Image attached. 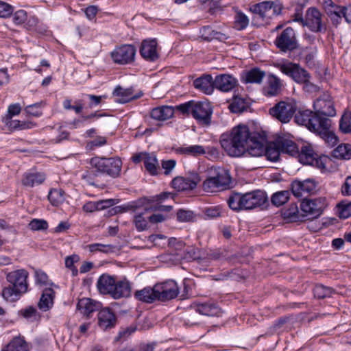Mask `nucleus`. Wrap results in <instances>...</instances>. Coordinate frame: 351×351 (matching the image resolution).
<instances>
[{
  "mask_svg": "<svg viewBox=\"0 0 351 351\" xmlns=\"http://www.w3.org/2000/svg\"><path fill=\"white\" fill-rule=\"evenodd\" d=\"M219 142L226 154L232 157H240L247 154L260 157L264 152V141L260 137L251 136L247 126L239 125L230 132L221 135Z\"/></svg>",
  "mask_w": 351,
  "mask_h": 351,
  "instance_id": "nucleus-1",
  "label": "nucleus"
},
{
  "mask_svg": "<svg viewBox=\"0 0 351 351\" xmlns=\"http://www.w3.org/2000/svg\"><path fill=\"white\" fill-rule=\"evenodd\" d=\"M267 199L265 193L260 190L244 194L234 193L229 197L228 204L233 210H252L263 206Z\"/></svg>",
  "mask_w": 351,
  "mask_h": 351,
  "instance_id": "nucleus-2",
  "label": "nucleus"
},
{
  "mask_svg": "<svg viewBox=\"0 0 351 351\" xmlns=\"http://www.w3.org/2000/svg\"><path fill=\"white\" fill-rule=\"evenodd\" d=\"M28 273L25 269H19L10 272L7 280L10 283L2 291V296L8 301L17 300L21 294L27 290V278Z\"/></svg>",
  "mask_w": 351,
  "mask_h": 351,
  "instance_id": "nucleus-3",
  "label": "nucleus"
},
{
  "mask_svg": "<svg viewBox=\"0 0 351 351\" xmlns=\"http://www.w3.org/2000/svg\"><path fill=\"white\" fill-rule=\"evenodd\" d=\"M176 109L184 114H191L197 121L209 125L213 113L210 104L190 101L176 106Z\"/></svg>",
  "mask_w": 351,
  "mask_h": 351,
  "instance_id": "nucleus-4",
  "label": "nucleus"
},
{
  "mask_svg": "<svg viewBox=\"0 0 351 351\" xmlns=\"http://www.w3.org/2000/svg\"><path fill=\"white\" fill-rule=\"evenodd\" d=\"M331 123L330 119L314 111L308 129L319 135L329 145L334 146L337 142V138L331 130Z\"/></svg>",
  "mask_w": 351,
  "mask_h": 351,
  "instance_id": "nucleus-5",
  "label": "nucleus"
},
{
  "mask_svg": "<svg viewBox=\"0 0 351 351\" xmlns=\"http://www.w3.org/2000/svg\"><path fill=\"white\" fill-rule=\"evenodd\" d=\"M90 164L97 171L112 178L119 176L122 167V162L119 158L95 157L90 159Z\"/></svg>",
  "mask_w": 351,
  "mask_h": 351,
  "instance_id": "nucleus-6",
  "label": "nucleus"
},
{
  "mask_svg": "<svg viewBox=\"0 0 351 351\" xmlns=\"http://www.w3.org/2000/svg\"><path fill=\"white\" fill-rule=\"evenodd\" d=\"M274 45L280 51L287 53L298 49V42L295 30L291 27H287L280 32L275 40Z\"/></svg>",
  "mask_w": 351,
  "mask_h": 351,
  "instance_id": "nucleus-7",
  "label": "nucleus"
},
{
  "mask_svg": "<svg viewBox=\"0 0 351 351\" xmlns=\"http://www.w3.org/2000/svg\"><path fill=\"white\" fill-rule=\"evenodd\" d=\"M327 206L326 197L304 198L300 203V208L304 215L311 219L319 217Z\"/></svg>",
  "mask_w": 351,
  "mask_h": 351,
  "instance_id": "nucleus-8",
  "label": "nucleus"
},
{
  "mask_svg": "<svg viewBox=\"0 0 351 351\" xmlns=\"http://www.w3.org/2000/svg\"><path fill=\"white\" fill-rule=\"evenodd\" d=\"M305 26L314 33H325L327 29L323 14L314 7H311L306 11Z\"/></svg>",
  "mask_w": 351,
  "mask_h": 351,
  "instance_id": "nucleus-9",
  "label": "nucleus"
},
{
  "mask_svg": "<svg viewBox=\"0 0 351 351\" xmlns=\"http://www.w3.org/2000/svg\"><path fill=\"white\" fill-rule=\"evenodd\" d=\"M295 111L294 103L280 101L269 109V114L281 123H287L292 119Z\"/></svg>",
  "mask_w": 351,
  "mask_h": 351,
  "instance_id": "nucleus-10",
  "label": "nucleus"
},
{
  "mask_svg": "<svg viewBox=\"0 0 351 351\" xmlns=\"http://www.w3.org/2000/svg\"><path fill=\"white\" fill-rule=\"evenodd\" d=\"M136 49L132 45H123L111 52L112 60L119 64H130L134 61Z\"/></svg>",
  "mask_w": 351,
  "mask_h": 351,
  "instance_id": "nucleus-11",
  "label": "nucleus"
},
{
  "mask_svg": "<svg viewBox=\"0 0 351 351\" xmlns=\"http://www.w3.org/2000/svg\"><path fill=\"white\" fill-rule=\"evenodd\" d=\"M157 300L165 302L178 296L179 288L174 280H168L156 285Z\"/></svg>",
  "mask_w": 351,
  "mask_h": 351,
  "instance_id": "nucleus-12",
  "label": "nucleus"
},
{
  "mask_svg": "<svg viewBox=\"0 0 351 351\" xmlns=\"http://www.w3.org/2000/svg\"><path fill=\"white\" fill-rule=\"evenodd\" d=\"M250 11L262 19H265L279 14L280 8L272 1H263L252 5Z\"/></svg>",
  "mask_w": 351,
  "mask_h": 351,
  "instance_id": "nucleus-13",
  "label": "nucleus"
},
{
  "mask_svg": "<svg viewBox=\"0 0 351 351\" xmlns=\"http://www.w3.org/2000/svg\"><path fill=\"white\" fill-rule=\"evenodd\" d=\"M200 181L201 178L197 173L190 172L188 177L175 178L171 182V185L179 191L193 190L196 188Z\"/></svg>",
  "mask_w": 351,
  "mask_h": 351,
  "instance_id": "nucleus-14",
  "label": "nucleus"
},
{
  "mask_svg": "<svg viewBox=\"0 0 351 351\" xmlns=\"http://www.w3.org/2000/svg\"><path fill=\"white\" fill-rule=\"evenodd\" d=\"M313 108L317 113L325 117H334L336 115L334 102L331 96L323 94L317 99L313 104Z\"/></svg>",
  "mask_w": 351,
  "mask_h": 351,
  "instance_id": "nucleus-15",
  "label": "nucleus"
},
{
  "mask_svg": "<svg viewBox=\"0 0 351 351\" xmlns=\"http://www.w3.org/2000/svg\"><path fill=\"white\" fill-rule=\"evenodd\" d=\"M282 87V81L276 75L269 73L263 88V93L266 97H275L280 94Z\"/></svg>",
  "mask_w": 351,
  "mask_h": 351,
  "instance_id": "nucleus-16",
  "label": "nucleus"
},
{
  "mask_svg": "<svg viewBox=\"0 0 351 351\" xmlns=\"http://www.w3.org/2000/svg\"><path fill=\"white\" fill-rule=\"evenodd\" d=\"M157 45L156 39L144 40L140 49L142 57L150 62L156 61L159 58Z\"/></svg>",
  "mask_w": 351,
  "mask_h": 351,
  "instance_id": "nucleus-17",
  "label": "nucleus"
},
{
  "mask_svg": "<svg viewBox=\"0 0 351 351\" xmlns=\"http://www.w3.org/2000/svg\"><path fill=\"white\" fill-rule=\"evenodd\" d=\"M315 188V182L312 179H307L303 181L295 180L291 184V191L295 197H300L304 193H313Z\"/></svg>",
  "mask_w": 351,
  "mask_h": 351,
  "instance_id": "nucleus-18",
  "label": "nucleus"
},
{
  "mask_svg": "<svg viewBox=\"0 0 351 351\" xmlns=\"http://www.w3.org/2000/svg\"><path fill=\"white\" fill-rule=\"evenodd\" d=\"M296 156L298 157L299 161L304 165L317 167L319 165L318 155L309 145L302 146L300 152L298 151V154Z\"/></svg>",
  "mask_w": 351,
  "mask_h": 351,
  "instance_id": "nucleus-19",
  "label": "nucleus"
},
{
  "mask_svg": "<svg viewBox=\"0 0 351 351\" xmlns=\"http://www.w3.org/2000/svg\"><path fill=\"white\" fill-rule=\"evenodd\" d=\"M237 83L236 78L228 74L217 75L214 80L215 88L221 92H228L232 90L236 86Z\"/></svg>",
  "mask_w": 351,
  "mask_h": 351,
  "instance_id": "nucleus-20",
  "label": "nucleus"
},
{
  "mask_svg": "<svg viewBox=\"0 0 351 351\" xmlns=\"http://www.w3.org/2000/svg\"><path fill=\"white\" fill-rule=\"evenodd\" d=\"M117 318L109 308H104L98 313V324L102 330L110 329L116 325Z\"/></svg>",
  "mask_w": 351,
  "mask_h": 351,
  "instance_id": "nucleus-21",
  "label": "nucleus"
},
{
  "mask_svg": "<svg viewBox=\"0 0 351 351\" xmlns=\"http://www.w3.org/2000/svg\"><path fill=\"white\" fill-rule=\"evenodd\" d=\"M115 278L106 274L99 276L97 282L99 292L103 295H112Z\"/></svg>",
  "mask_w": 351,
  "mask_h": 351,
  "instance_id": "nucleus-22",
  "label": "nucleus"
},
{
  "mask_svg": "<svg viewBox=\"0 0 351 351\" xmlns=\"http://www.w3.org/2000/svg\"><path fill=\"white\" fill-rule=\"evenodd\" d=\"M112 291V298L114 299L129 297L131 293L130 282L125 278L119 281L115 280Z\"/></svg>",
  "mask_w": 351,
  "mask_h": 351,
  "instance_id": "nucleus-23",
  "label": "nucleus"
},
{
  "mask_svg": "<svg viewBox=\"0 0 351 351\" xmlns=\"http://www.w3.org/2000/svg\"><path fill=\"white\" fill-rule=\"evenodd\" d=\"M77 307L82 314L89 317L92 313L101 308V303L88 298H84L78 301Z\"/></svg>",
  "mask_w": 351,
  "mask_h": 351,
  "instance_id": "nucleus-24",
  "label": "nucleus"
},
{
  "mask_svg": "<svg viewBox=\"0 0 351 351\" xmlns=\"http://www.w3.org/2000/svg\"><path fill=\"white\" fill-rule=\"evenodd\" d=\"M193 85L195 88L207 95L213 93L215 88L214 80L212 76L208 74L203 75L195 80Z\"/></svg>",
  "mask_w": 351,
  "mask_h": 351,
  "instance_id": "nucleus-25",
  "label": "nucleus"
},
{
  "mask_svg": "<svg viewBox=\"0 0 351 351\" xmlns=\"http://www.w3.org/2000/svg\"><path fill=\"white\" fill-rule=\"evenodd\" d=\"M195 311L199 314L206 316L219 317L223 313L221 308L210 302L197 304Z\"/></svg>",
  "mask_w": 351,
  "mask_h": 351,
  "instance_id": "nucleus-26",
  "label": "nucleus"
},
{
  "mask_svg": "<svg viewBox=\"0 0 351 351\" xmlns=\"http://www.w3.org/2000/svg\"><path fill=\"white\" fill-rule=\"evenodd\" d=\"M265 77V72L256 67L244 72L241 80L246 84H261Z\"/></svg>",
  "mask_w": 351,
  "mask_h": 351,
  "instance_id": "nucleus-27",
  "label": "nucleus"
},
{
  "mask_svg": "<svg viewBox=\"0 0 351 351\" xmlns=\"http://www.w3.org/2000/svg\"><path fill=\"white\" fill-rule=\"evenodd\" d=\"M46 176L43 173H25L22 179V184L27 187H34L41 184L45 180Z\"/></svg>",
  "mask_w": 351,
  "mask_h": 351,
  "instance_id": "nucleus-28",
  "label": "nucleus"
},
{
  "mask_svg": "<svg viewBox=\"0 0 351 351\" xmlns=\"http://www.w3.org/2000/svg\"><path fill=\"white\" fill-rule=\"evenodd\" d=\"M222 191L229 189L231 184V176L228 171L224 169L215 170L212 175Z\"/></svg>",
  "mask_w": 351,
  "mask_h": 351,
  "instance_id": "nucleus-29",
  "label": "nucleus"
},
{
  "mask_svg": "<svg viewBox=\"0 0 351 351\" xmlns=\"http://www.w3.org/2000/svg\"><path fill=\"white\" fill-rule=\"evenodd\" d=\"M277 145H278V147H280L282 153H285L292 156L298 154L299 149L296 143L289 138L280 137L277 138Z\"/></svg>",
  "mask_w": 351,
  "mask_h": 351,
  "instance_id": "nucleus-30",
  "label": "nucleus"
},
{
  "mask_svg": "<svg viewBox=\"0 0 351 351\" xmlns=\"http://www.w3.org/2000/svg\"><path fill=\"white\" fill-rule=\"evenodd\" d=\"M174 114V109L169 106L154 108L150 112L152 119L157 121H165L170 119Z\"/></svg>",
  "mask_w": 351,
  "mask_h": 351,
  "instance_id": "nucleus-31",
  "label": "nucleus"
},
{
  "mask_svg": "<svg viewBox=\"0 0 351 351\" xmlns=\"http://www.w3.org/2000/svg\"><path fill=\"white\" fill-rule=\"evenodd\" d=\"M55 291L51 288H46L43 291L38 306L40 310L46 311L49 310L53 304Z\"/></svg>",
  "mask_w": 351,
  "mask_h": 351,
  "instance_id": "nucleus-32",
  "label": "nucleus"
},
{
  "mask_svg": "<svg viewBox=\"0 0 351 351\" xmlns=\"http://www.w3.org/2000/svg\"><path fill=\"white\" fill-rule=\"evenodd\" d=\"M114 95L120 97L119 102L127 103L132 100L140 98L142 96V93H140L137 95H133L132 88H123L121 86H117L114 90Z\"/></svg>",
  "mask_w": 351,
  "mask_h": 351,
  "instance_id": "nucleus-33",
  "label": "nucleus"
},
{
  "mask_svg": "<svg viewBox=\"0 0 351 351\" xmlns=\"http://www.w3.org/2000/svg\"><path fill=\"white\" fill-rule=\"evenodd\" d=\"M134 296L140 301L147 303L153 302L157 300L156 285L153 288L147 287L141 290L136 291Z\"/></svg>",
  "mask_w": 351,
  "mask_h": 351,
  "instance_id": "nucleus-34",
  "label": "nucleus"
},
{
  "mask_svg": "<svg viewBox=\"0 0 351 351\" xmlns=\"http://www.w3.org/2000/svg\"><path fill=\"white\" fill-rule=\"evenodd\" d=\"M176 154L198 156L206 154L204 147L202 145H195L187 147H179L175 149Z\"/></svg>",
  "mask_w": 351,
  "mask_h": 351,
  "instance_id": "nucleus-35",
  "label": "nucleus"
},
{
  "mask_svg": "<svg viewBox=\"0 0 351 351\" xmlns=\"http://www.w3.org/2000/svg\"><path fill=\"white\" fill-rule=\"evenodd\" d=\"M5 126L10 130L30 129L34 124L31 121H22L19 120H12L10 117H4L3 119Z\"/></svg>",
  "mask_w": 351,
  "mask_h": 351,
  "instance_id": "nucleus-36",
  "label": "nucleus"
},
{
  "mask_svg": "<svg viewBox=\"0 0 351 351\" xmlns=\"http://www.w3.org/2000/svg\"><path fill=\"white\" fill-rule=\"evenodd\" d=\"M281 153L278 145H277V139L267 147L264 145V152L261 156H265L266 158L272 162H276L279 159L280 154Z\"/></svg>",
  "mask_w": 351,
  "mask_h": 351,
  "instance_id": "nucleus-37",
  "label": "nucleus"
},
{
  "mask_svg": "<svg viewBox=\"0 0 351 351\" xmlns=\"http://www.w3.org/2000/svg\"><path fill=\"white\" fill-rule=\"evenodd\" d=\"M2 351H27V345L23 337H16L12 339Z\"/></svg>",
  "mask_w": 351,
  "mask_h": 351,
  "instance_id": "nucleus-38",
  "label": "nucleus"
},
{
  "mask_svg": "<svg viewBox=\"0 0 351 351\" xmlns=\"http://www.w3.org/2000/svg\"><path fill=\"white\" fill-rule=\"evenodd\" d=\"M314 112L310 110H299L294 117L295 122L300 125H304L306 128H308L311 117H313Z\"/></svg>",
  "mask_w": 351,
  "mask_h": 351,
  "instance_id": "nucleus-39",
  "label": "nucleus"
},
{
  "mask_svg": "<svg viewBox=\"0 0 351 351\" xmlns=\"http://www.w3.org/2000/svg\"><path fill=\"white\" fill-rule=\"evenodd\" d=\"M248 108V103L242 97L236 96L233 97L232 103L229 106V109L232 112L241 113L245 111Z\"/></svg>",
  "mask_w": 351,
  "mask_h": 351,
  "instance_id": "nucleus-40",
  "label": "nucleus"
},
{
  "mask_svg": "<svg viewBox=\"0 0 351 351\" xmlns=\"http://www.w3.org/2000/svg\"><path fill=\"white\" fill-rule=\"evenodd\" d=\"M90 252H102L105 254L113 253L116 251L115 245L111 244L93 243L87 245Z\"/></svg>",
  "mask_w": 351,
  "mask_h": 351,
  "instance_id": "nucleus-41",
  "label": "nucleus"
},
{
  "mask_svg": "<svg viewBox=\"0 0 351 351\" xmlns=\"http://www.w3.org/2000/svg\"><path fill=\"white\" fill-rule=\"evenodd\" d=\"M333 156L337 158L349 160L351 158V145L343 144L339 145L333 151Z\"/></svg>",
  "mask_w": 351,
  "mask_h": 351,
  "instance_id": "nucleus-42",
  "label": "nucleus"
},
{
  "mask_svg": "<svg viewBox=\"0 0 351 351\" xmlns=\"http://www.w3.org/2000/svg\"><path fill=\"white\" fill-rule=\"evenodd\" d=\"M202 189L206 193H216L222 191L212 175L203 182Z\"/></svg>",
  "mask_w": 351,
  "mask_h": 351,
  "instance_id": "nucleus-43",
  "label": "nucleus"
},
{
  "mask_svg": "<svg viewBox=\"0 0 351 351\" xmlns=\"http://www.w3.org/2000/svg\"><path fill=\"white\" fill-rule=\"evenodd\" d=\"M144 165L146 170L151 175H156L157 173L158 164V160L154 155L147 154L144 160Z\"/></svg>",
  "mask_w": 351,
  "mask_h": 351,
  "instance_id": "nucleus-44",
  "label": "nucleus"
},
{
  "mask_svg": "<svg viewBox=\"0 0 351 351\" xmlns=\"http://www.w3.org/2000/svg\"><path fill=\"white\" fill-rule=\"evenodd\" d=\"M291 78L298 83H306L308 81L309 74L297 64Z\"/></svg>",
  "mask_w": 351,
  "mask_h": 351,
  "instance_id": "nucleus-45",
  "label": "nucleus"
},
{
  "mask_svg": "<svg viewBox=\"0 0 351 351\" xmlns=\"http://www.w3.org/2000/svg\"><path fill=\"white\" fill-rule=\"evenodd\" d=\"M313 293L315 297L324 299L332 296L335 291L331 287H325L323 285H317L313 289Z\"/></svg>",
  "mask_w": 351,
  "mask_h": 351,
  "instance_id": "nucleus-46",
  "label": "nucleus"
},
{
  "mask_svg": "<svg viewBox=\"0 0 351 351\" xmlns=\"http://www.w3.org/2000/svg\"><path fill=\"white\" fill-rule=\"evenodd\" d=\"M48 199L53 206H58L64 201V192L61 189H51L48 195Z\"/></svg>",
  "mask_w": 351,
  "mask_h": 351,
  "instance_id": "nucleus-47",
  "label": "nucleus"
},
{
  "mask_svg": "<svg viewBox=\"0 0 351 351\" xmlns=\"http://www.w3.org/2000/svg\"><path fill=\"white\" fill-rule=\"evenodd\" d=\"M248 17L241 11H237L234 17V25L238 30L245 29L249 25Z\"/></svg>",
  "mask_w": 351,
  "mask_h": 351,
  "instance_id": "nucleus-48",
  "label": "nucleus"
},
{
  "mask_svg": "<svg viewBox=\"0 0 351 351\" xmlns=\"http://www.w3.org/2000/svg\"><path fill=\"white\" fill-rule=\"evenodd\" d=\"M289 199V192L288 191H282L274 193L271 197L272 203L280 206L285 204Z\"/></svg>",
  "mask_w": 351,
  "mask_h": 351,
  "instance_id": "nucleus-49",
  "label": "nucleus"
},
{
  "mask_svg": "<svg viewBox=\"0 0 351 351\" xmlns=\"http://www.w3.org/2000/svg\"><path fill=\"white\" fill-rule=\"evenodd\" d=\"M296 65L297 64L295 63L286 61L281 63H276L274 66L278 68L282 73L291 77Z\"/></svg>",
  "mask_w": 351,
  "mask_h": 351,
  "instance_id": "nucleus-50",
  "label": "nucleus"
},
{
  "mask_svg": "<svg viewBox=\"0 0 351 351\" xmlns=\"http://www.w3.org/2000/svg\"><path fill=\"white\" fill-rule=\"evenodd\" d=\"M343 6H340L335 4L332 0H326L325 1V9L327 14L330 17L331 16L337 14L341 13L344 10Z\"/></svg>",
  "mask_w": 351,
  "mask_h": 351,
  "instance_id": "nucleus-51",
  "label": "nucleus"
},
{
  "mask_svg": "<svg viewBox=\"0 0 351 351\" xmlns=\"http://www.w3.org/2000/svg\"><path fill=\"white\" fill-rule=\"evenodd\" d=\"M339 128L343 133H351V113L344 114L340 121Z\"/></svg>",
  "mask_w": 351,
  "mask_h": 351,
  "instance_id": "nucleus-52",
  "label": "nucleus"
},
{
  "mask_svg": "<svg viewBox=\"0 0 351 351\" xmlns=\"http://www.w3.org/2000/svg\"><path fill=\"white\" fill-rule=\"evenodd\" d=\"M337 207L340 218L347 219L351 216V202L345 203L342 202L338 204Z\"/></svg>",
  "mask_w": 351,
  "mask_h": 351,
  "instance_id": "nucleus-53",
  "label": "nucleus"
},
{
  "mask_svg": "<svg viewBox=\"0 0 351 351\" xmlns=\"http://www.w3.org/2000/svg\"><path fill=\"white\" fill-rule=\"evenodd\" d=\"M79 260V256L75 254L68 256L65 259V265L67 268H69L71 270L73 276H76L77 274V269L74 266V263L78 262Z\"/></svg>",
  "mask_w": 351,
  "mask_h": 351,
  "instance_id": "nucleus-54",
  "label": "nucleus"
},
{
  "mask_svg": "<svg viewBox=\"0 0 351 351\" xmlns=\"http://www.w3.org/2000/svg\"><path fill=\"white\" fill-rule=\"evenodd\" d=\"M199 258V254L197 248L189 246L184 251L183 258L190 261Z\"/></svg>",
  "mask_w": 351,
  "mask_h": 351,
  "instance_id": "nucleus-55",
  "label": "nucleus"
},
{
  "mask_svg": "<svg viewBox=\"0 0 351 351\" xmlns=\"http://www.w3.org/2000/svg\"><path fill=\"white\" fill-rule=\"evenodd\" d=\"M29 226L32 230H46L48 228V223L44 219H34L30 221Z\"/></svg>",
  "mask_w": 351,
  "mask_h": 351,
  "instance_id": "nucleus-56",
  "label": "nucleus"
},
{
  "mask_svg": "<svg viewBox=\"0 0 351 351\" xmlns=\"http://www.w3.org/2000/svg\"><path fill=\"white\" fill-rule=\"evenodd\" d=\"M177 218L180 221H191L194 219V213L191 210L180 209L177 213Z\"/></svg>",
  "mask_w": 351,
  "mask_h": 351,
  "instance_id": "nucleus-57",
  "label": "nucleus"
},
{
  "mask_svg": "<svg viewBox=\"0 0 351 351\" xmlns=\"http://www.w3.org/2000/svg\"><path fill=\"white\" fill-rule=\"evenodd\" d=\"M42 103H36L34 104L28 105L25 108V112L32 116L39 117L42 114L40 110Z\"/></svg>",
  "mask_w": 351,
  "mask_h": 351,
  "instance_id": "nucleus-58",
  "label": "nucleus"
},
{
  "mask_svg": "<svg viewBox=\"0 0 351 351\" xmlns=\"http://www.w3.org/2000/svg\"><path fill=\"white\" fill-rule=\"evenodd\" d=\"M14 9L10 4L0 1V17H9L13 12Z\"/></svg>",
  "mask_w": 351,
  "mask_h": 351,
  "instance_id": "nucleus-59",
  "label": "nucleus"
},
{
  "mask_svg": "<svg viewBox=\"0 0 351 351\" xmlns=\"http://www.w3.org/2000/svg\"><path fill=\"white\" fill-rule=\"evenodd\" d=\"M134 222L136 228L138 231H143L147 227V222L146 219L143 217V214L140 213L135 216Z\"/></svg>",
  "mask_w": 351,
  "mask_h": 351,
  "instance_id": "nucleus-60",
  "label": "nucleus"
},
{
  "mask_svg": "<svg viewBox=\"0 0 351 351\" xmlns=\"http://www.w3.org/2000/svg\"><path fill=\"white\" fill-rule=\"evenodd\" d=\"M27 12L23 10L16 11L13 15V21L16 25H21L27 20Z\"/></svg>",
  "mask_w": 351,
  "mask_h": 351,
  "instance_id": "nucleus-61",
  "label": "nucleus"
},
{
  "mask_svg": "<svg viewBox=\"0 0 351 351\" xmlns=\"http://www.w3.org/2000/svg\"><path fill=\"white\" fill-rule=\"evenodd\" d=\"M106 143V138L104 136H98L93 141L88 142L86 145V148L93 150L96 147H101Z\"/></svg>",
  "mask_w": 351,
  "mask_h": 351,
  "instance_id": "nucleus-62",
  "label": "nucleus"
},
{
  "mask_svg": "<svg viewBox=\"0 0 351 351\" xmlns=\"http://www.w3.org/2000/svg\"><path fill=\"white\" fill-rule=\"evenodd\" d=\"M298 208L296 205H292L290 208L285 210L284 217L285 218H289L293 220L298 219Z\"/></svg>",
  "mask_w": 351,
  "mask_h": 351,
  "instance_id": "nucleus-63",
  "label": "nucleus"
},
{
  "mask_svg": "<svg viewBox=\"0 0 351 351\" xmlns=\"http://www.w3.org/2000/svg\"><path fill=\"white\" fill-rule=\"evenodd\" d=\"M22 315L27 319H36L37 317V311L33 306H28L21 311Z\"/></svg>",
  "mask_w": 351,
  "mask_h": 351,
  "instance_id": "nucleus-64",
  "label": "nucleus"
}]
</instances>
